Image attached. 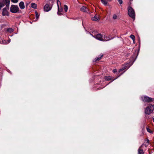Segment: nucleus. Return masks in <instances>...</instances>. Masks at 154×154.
<instances>
[{
	"label": "nucleus",
	"instance_id": "f257e3e1",
	"mask_svg": "<svg viewBox=\"0 0 154 154\" xmlns=\"http://www.w3.org/2000/svg\"><path fill=\"white\" fill-rule=\"evenodd\" d=\"M154 109V106L152 104H149L145 109V113L146 114L149 115L152 112Z\"/></svg>",
	"mask_w": 154,
	"mask_h": 154
},
{
	"label": "nucleus",
	"instance_id": "f3484780",
	"mask_svg": "<svg viewBox=\"0 0 154 154\" xmlns=\"http://www.w3.org/2000/svg\"><path fill=\"white\" fill-rule=\"evenodd\" d=\"M138 154H144L143 150L139 148L138 150Z\"/></svg>",
	"mask_w": 154,
	"mask_h": 154
},
{
	"label": "nucleus",
	"instance_id": "9d476101",
	"mask_svg": "<svg viewBox=\"0 0 154 154\" xmlns=\"http://www.w3.org/2000/svg\"><path fill=\"white\" fill-rule=\"evenodd\" d=\"M19 6L20 9H23L25 8L24 3L23 2H21L19 4Z\"/></svg>",
	"mask_w": 154,
	"mask_h": 154
},
{
	"label": "nucleus",
	"instance_id": "cd10ccee",
	"mask_svg": "<svg viewBox=\"0 0 154 154\" xmlns=\"http://www.w3.org/2000/svg\"><path fill=\"white\" fill-rule=\"evenodd\" d=\"M146 129L147 131L149 133H151V130L149 128H147Z\"/></svg>",
	"mask_w": 154,
	"mask_h": 154
},
{
	"label": "nucleus",
	"instance_id": "393cba45",
	"mask_svg": "<svg viewBox=\"0 0 154 154\" xmlns=\"http://www.w3.org/2000/svg\"><path fill=\"white\" fill-rule=\"evenodd\" d=\"M0 43L3 44H7L6 41L5 40H2V42H0Z\"/></svg>",
	"mask_w": 154,
	"mask_h": 154
},
{
	"label": "nucleus",
	"instance_id": "ddd939ff",
	"mask_svg": "<svg viewBox=\"0 0 154 154\" xmlns=\"http://www.w3.org/2000/svg\"><path fill=\"white\" fill-rule=\"evenodd\" d=\"M31 7L32 8L34 9H36L37 7V5L35 3H32L31 4Z\"/></svg>",
	"mask_w": 154,
	"mask_h": 154
},
{
	"label": "nucleus",
	"instance_id": "9b49d317",
	"mask_svg": "<svg viewBox=\"0 0 154 154\" xmlns=\"http://www.w3.org/2000/svg\"><path fill=\"white\" fill-rule=\"evenodd\" d=\"M58 11L57 12V14L58 15H60L61 14L60 13V12H62L63 11V9L61 8V6H60V8L59 7H58Z\"/></svg>",
	"mask_w": 154,
	"mask_h": 154
},
{
	"label": "nucleus",
	"instance_id": "39448f33",
	"mask_svg": "<svg viewBox=\"0 0 154 154\" xmlns=\"http://www.w3.org/2000/svg\"><path fill=\"white\" fill-rule=\"evenodd\" d=\"M52 8V6H50L48 4H46L44 8V11L48 12L50 11Z\"/></svg>",
	"mask_w": 154,
	"mask_h": 154
},
{
	"label": "nucleus",
	"instance_id": "dca6fc26",
	"mask_svg": "<svg viewBox=\"0 0 154 154\" xmlns=\"http://www.w3.org/2000/svg\"><path fill=\"white\" fill-rule=\"evenodd\" d=\"M105 80L107 81L112 80V77L110 76H106L105 77Z\"/></svg>",
	"mask_w": 154,
	"mask_h": 154
},
{
	"label": "nucleus",
	"instance_id": "7c9ffc66",
	"mask_svg": "<svg viewBox=\"0 0 154 154\" xmlns=\"http://www.w3.org/2000/svg\"><path fill=\"white\" fill-rule=\"evenodd\" d=\"M11 42V39H9L8 40V43H9L10 42Z\"/></svg>",
	"mask_w": 154,
	"mask_h": 154
},
{
	"label": "nucleus",
	"instance_id": "72a5a7b5",
	"mask_svg": "<svg viewBox=\"0 0 154 154\" xmlns=\"http://www.w3.org/2000/svg\"><path fill=\"white\" fill-rule=\"evenodd\" d=\"M28 5V4H27V5H26V6H27Z\"/></svg>",
	"mask_w": 154,
	"mask_h": 154
},
{
	"label": "nucleus",
	"instance_id": "c756f323",
	"mask_svg": "<svg viewBox=\"0 0 154 154\" xmlns=\"http://www.w3.org/2000/svg\"><path fill=\"white\" fill-rule=\"evenodd\" d=\"M113 72L114 73H115L117 72V70L116 69H114L113 70Z\"/></svg>",
	"mask_w": 154,
	"mask_h": 154
},
{
	"label": "nucleus",
	"instance_id": "a211bd4d",
	"mask_svg": "<svg viewBox=\"0 0 154 154\" xmlns=\"http://www.w3.org/2000/svg\"><path fill=\"white\" fill-rule=\"evenodd\" d=\"M106 0H101V2L104 5H106L107 4V2L106 1Z\"/></svg>",
	"mask_w": 154,
	"mask_h": 154
},
{
	"label": "nucleus",
	"instance_id": "2f4dec72",
	"mask_svg": "<svg viewBox=\"0 0 154 154\" xmlns=\"http://www.w3.org/2000/svg\"><path fill=\"white\" fill-rule=\"evenodd\" d=\"M146 141H147V143H149V140L148 139H147Z\"/></svg>",
	"mask_w": 154,
	"mask_h": 154
},
{
	"label": "nucleus",
	"instance_id": "f03ea898",
	"mask_svg": "<svg viewBox=\"0 0 154 154\" xmlns=\"http://www.w3.org/2000/svg\"><path fill=\"white\" fill-rule=\"evenodd\" d=\"M128 14L129 16L134 19L135 17V12L134 10L130 6H129L128 8Z\"/></svg>",
	"mask_w": 154,
	"mask_h": 154
},
{
	"label": "nucleus",
	"instance_id": "bb28decb",
	"mask_svg": "<svg viewBox=\"0 0 154 154\" xmlns=\"http://www.w3.org/2000/svg\"><path fill=\"white\" fill-rule=\"evenodd\" d=\"M118 1L120 5H122L123 3L122 0H118Z\"/></svg>",
	"mask_w": 154,
	"mask_h": 154
},
{
	"label": "nucleus",
	"instance_id": "423d86ee",
	"mask_svg": "<svg viewBox=\"0 0 154 154\" xmlns=\"http://www.w3.org/2000/svg\"><path fill=\"white\" fill-rule=\"evenodd\" d=\"M91 35L93 37L95 38L96 39L99 40L100 41H102V38H103V36L101 34H98L97 35L94 36L91 34Z\"/></svg>",
	"mask_w": 154,
	"mask_h": 154
},
{
	"label": "nucleus",
	"instance_id": "6e6552de",
	"mask_svg": "<svg viewBox=\"0 0 154 154\" xmlns=\"http://www.w3.org/2000/svg\"><path fill=\"white\" fill-rule=\"evenodd\" d=\"M80 10L83 12H87L88 11V9L86 7L83 6L81 8Z\"/></svg>",
	"mask_w": 154,
	"mask_h": 154
},
{
	"label": "nucleus",
	"instance_id": "7ed1b4c3",
	"mask_svg": "<svg viewBox=\"0 0 154 154\" xmlns=\"http://www.w3.org/2000/svg\"><path fill=\"white\" fill-rule=\"evenodd\" d=\"M19 9L18 6L17 5H12L10 7V11L13 13H15L18 12Z\"/></svg>",
	"mask_w": 154,
	"mask_h": 154
},
{
	"label": "nucleus",
	"instance_id": "c85d7f7f",
	"mask_svg": "<svg viewBox=\"0 0 154 154\" xmlns=\"http://www.w3.org/2000/svg\"><path fill=\"white\" fill-rule=\"evenodd\" d=\"M49 1L51 2L52 3H53L56 0H48Z\"/></svg>",
	"mask_w": 154,
	"mask_h": 154
},
{
	"label": "nucleus",
	"instance_id": "5701e85b",
	"mask_svg": "<svg viewBox=\"0 0 154 154\" xmlns=\"http://www.w3.org/2000/svg\"><path fill=\"white\" fill-rule=\"evenodd\" d=\"M57 5L58 7H59V5H61V3L59 0H57Z\"/></svg>",
	"mask_w": 154,
	"mask_h": 154
},
{
	"label": "nucleus",
	"instance_id": "4be33fe9",
	"mask_svg": "<svg viewBox=\"0 0 154 154\" xmlns=\"http://www.w3.org/2000/svg\"><path fill=\"white\" fill-rule=\"evenodd\" d=\"M118 17L116 14H114L113 15L112 18L114 20L116 19Z\"/></svg>",
	"mask_w": 154,
	"mask_h": 154
},
{
	"label": "nucleus",
	"instance_id": "412c9836",
	"mask_svg": "<svg viewBox=\"0 0 154 154\" xmlns=\"http://www.w3.org/2000/svg\"><path fill=\"white\" fill-rule=\"evenodd\" d=\"M68 7L66 5H64V9L65 11L66 12H67L68 10Z\"/></svg>",
	"mask_w": 154,
	"mask_h": 154
},
{
	"label": "nucleus",
	"instance_id": "473e14b6",
	"mask_svg": "<svg viewBox=\"0 0 154 154\" xmlns=\"http://www.w3.org/2000/svg\"><path fill=\"white\" fill-rule=\"evenodd\" d=\"M153 122H154V118H153Z\"/></svg>",
	"mask_w": 154,
	"mask_h": 154
},
{
	"label": "nucleus",
	"instance_id": "aec40b11",
	"mask_svg": "<svg viewBox=\"0 0 154 154\" xmlns=\"http://www.w3.org/2000/svg\"><path fill=\"white\" fill-rule=\"evenodd\" d=\"M35 16H36V20H38V18L39 17V15H38L37 12L35 11Z\"/></svg>",
	"mask_w": 154,
	"mask_h": 154
},
{
	"label": "nucleus",
	"instance_id": "a878e982",
	"mask_svg": "<svg viewBox=\"0 0 154 154\" xmlns=\"http://www.w3.org/2000/svg\"><path fill=\"white\" fill-rule=\"evenodd\" d=\"M11 1L14 3H17L18 2V0H11Z\"/></svg>",
	"mask_w": 154,
	"mask_h": 154
},
{
	"label": "nucleus",
	"instance_id": "2eb2a0df",
	"mask_svg": "<svg viewBox=\"0 0 154 154\" xmlns=\"http://www.w3.org/2000/svg\"><path fill=\"white\" fill-rule=\"evenodd\" d=\"M7 31L9 32L10 33H11L14 31V30L12 28H9L7 29Z\"/></svg>",
	"mask_w": 154,
	"mask_h": 154
},
{
	"label": "nucleus",
	"instance_id": "1a4fd4ad",
	"mask_svg": "<svg viewBox=\"0 0 154 154\" xmlns=\"http://www.w3.org/2000/svg\"><path fill=\"white\" fill-rule=\"evenodd\" d=\"M100 19V17L99 15H96L94 17L91 18V20L93 21L98 20Z\"/></svg>",
	"mask_w": 154,
	"mask_h": 154
},
{
	"label": "nucleus",
	"instance_id": "0eeeda50",
	"mask_svg": "<svg viewBox=\"0 0 154 154\" xmlns=\"http://www.w3.org/2000/svg\"><path fill=\"white\" fill-rule=\"evenodd\" d=\"M142 100L144 102H150L152 100V99L146 96L142 97Z\"/></svg>",
	"mask_w": 154,
	"mask_h": 154
},
{
	"label": "nucleus",
	"instance_id": "6ab92c4d",
	"mask_svg": "<svg viewBox=\"0 0 154 154\" xmlns=\"http://www.w3.org/2000/svg\"><path fill=\"white\" fill-rule=\"evenodd\" d=\"M127 68V66L125 65V66H124L122 69H120L119 70V72L124 70Z\"/></svg>",
	"mask_w": 154,
	"mask_h": 154
},
{
	"label": "nucleus",
	"instance_id": "f8f14e48",
	"mask_svg": "<svg viewBox=\"0 0 154 154\" xmlns=\"http://www.w3.org/2000/svg\"><path fill=\"white\" fill-rule=\"evenodd\" d=\"M110 39H111L109 38L107 36L104 35L103 38H102L103 41H106L109 40Z\"/></svg>",
	"mask_w": 154,
	"mask_h": 154
},
{
	"label": "nucleus",
	"instance_id": "4468645a",
	"mask_svg": "<svg viewBox=\"0 0 154 154\" xmlns=\"http://www.w3.org/2000/svg\"><path fill=\"white\" fill-rule=\"evenodd\" d=\"M130 37L132 39L133 43H135V38L134 36L133 35H131L130 36Z\"/></svg>",
	"mask_w": 154,
	"mask_h": 154
},
{
	"label": "nucleus",
	"instance_id": "b1692460",
	"mask_svg": "<svg viewBox=\"0 0 154 154\" xmlns=\"http://www.w3.org/2000/svg\"><path fill=\"white\" fill-rule=\"evenodd\" d=\"M103 55L102 54V55H101L100 57H97L96 58V60H100L101 57H103Z\"/></svg>",
	"mask_w": 154,
	"mask_h": 154
},
{
	"label": "nucleus",
	"instance_id": "20e7f679",
	"mask_svg": "<svg viewBox=\"0 0 154 154\" xmlns=\"http://www.w3.org/2000/svg\"><path fill=\"white\" fill-rule=\"evenodd\" d=\"M9 9L7 8V7H5L4 8L2 9V15L3 16H9V12L8 11V10Z\"/></svg>",
	"mask_w": 154,
	"mask_h": 154
}]
</instances>
